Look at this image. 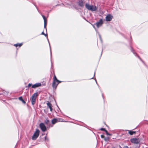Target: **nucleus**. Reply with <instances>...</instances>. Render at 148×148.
Segmentation results:
<instances>
[{"instance_id":"f257e3e1","label":"nucleus","mask_w":148,"mask_h":148,"mask_svg":"<svg viewBox=\"0 0 148 148\" xmlns=\"http://www.w3.org/2000/svg\"><path fill=\"white\" fill-rule=\"evenodd\" d=\"M130 38L131 40L129 41V45L130 46V50H131V51L133 53V54L135 55V56L136 57H137L140 59V60L143 62V63L144 64V65L147 67L148 68L147 65L145 63L144 61L138 55L137 53L135 52L134 50L131 46V45L132 44V38L131 36H130Z\"/></svg>"},{"instance_id":"f03ea898","label":"nucleus","mask_w":148,"mask_h":148,"mask_svg":"<svg viewBox=\"0 0 148 148\" xmlns=\"http://www.w3.org/2000/svg\"><path fill=\"white\" fill-rule=\"evenodd\" d=\"M86 8L89 10L92 11H95L97 10V8L95 5H90V4L86 3L85 5Z\"/></svg>"},{"instance_id":"7ed1b4c3","label":"nucleus","mask_w":148,"mask_h":148,"mask_svg":"<svg viewBox=\"0 0 148 148\" xmlns=\"http://www.w3.org/2000/svg\"><path fill=\"white\" fill-rule=\"evenodd\" d=\"M78 5L77 6H75L76 9L78 10L81 13L82 11V9L83 6V2L82 0H80L78 2Z\"/></svg>"},{"instance_id":"20e7f679","label":"nucleus","mask_w":148,"mask_h":148,"mask_svg":"<svg viewBox=\"0 0 148 148\" xmlns=\"http://www.w3.org/2000/svg\"><path fill=\"white\" fill-rule=\"evenodd\" d=\"M61 82L57 79L55 75H54L53 78L52 87L54 88H56L58 84Z\"/></svg>"},{"instance_id":"39448f33","label":"nucleus","mask_w":148,"mask_h":148,"mask_svg":"<svg viewBox=\"0 0 148 148\" xmlns=\"http://www.w3.org/2000/svg\"><path fill=\"white\" fill-rule=\"evenodd\" d=\"M38 95V93L35 92L34 93L32 96L31 98L30 99V101L31 102L32 104L33 105H34L36 101V97Z\"/></svg>"},{"instance_id":"423d86ee","label":"nucleus","mask_w":148,"mask_h":148,"mask_svg":"<svg viewBox=\"0 0 148 148\" xmlns=\"http://www.w3.org/2000/svg\"><path fill=\"white\" fill-rule=\"evenodd\" d=\"M40 131L38 129H36V131L34 133L32 136V139L33 140H36L38 137Z\"/></svg>"},{"instance_id":"0eeeda50","label":"nucleus","mask_w":148,"mask_h":148,"mask_svg":"<svg viewBox=\"0 0 148 148\" xmlns=\"http://www.w3.org/2000/svg\"><path fill=\"white\" fill-rule=\"evenodd\" d=\"M104 22L102 18H100L99 21H97L96 23H94V25H95L98 28L101 26L103 23Z\"/></svg>"},{"instance_id":"6e6552de","label":"nucleus","mask_w":148,"mask_h":148,"mask_svg":"<svg viewBox=\"0 0 148 148\" xmlns=\"http://www.w3.org/2000/svg\"><path fill=\"white\" fill-rule=\"evenodd\" d=\"M39 127L42 131L45 132L46 131L47 128L43 123H40L39 124Z\"/></svg>"},{"instance_id":"1a4fd4ad","label":"nucleus","mask_w":148,"mask_h":148,"mask_svg":"<svg viewBox=\"0 0 148 148\" xmlns=\"http://www.w3.org/2000/svg\"><path fill=\"white\" fill-rule=\"evenodd\" d=\"M113 18V16L110 14H108L106 16L105 19L106 21H111Z\"/></svg>"},{"instance_id":"9d476101","label":"nucleus","mask_w":148,"mask_h":148,"mask_svg":"<svg viewBox=\"0 0 148 148\" xmlns=\"http://www.w3.org/2000/svg\"><path fill=\"white\" fill-rule=\"evenodd\" d=\"M130 141L132 143L136 144H138L140 142V140L136 138H133L131 139Z\"/></svg>"},{"instance_id":"9b49d317","label":"nucleus","mask_w":148,"mask_h":148,"mask_svg":"<svg viewBox=\"0 0 148 148\" xmlns=\"http://www.w3.org/2000/svg\"><path fill=\"white\" fill-rule=\"evenodd\" d=\"M42 16L44 20V28L45 29L46 31H47L46 26L47 24V20L45 16L43 15H42Z\"/></svg>"},{"instance_id":"f8f14e48","label":"nucleus","mask_w":148,"mask_h":148,"mask_svg":"<svg viewBox=\"0 0 148 148\" xmlns=\"http://www.w3.org/2000/svg\"><path fill=\"white\" fill-rule=\"evenodd\" d=\"M41 84L40 83H37L35 84L32 85V88H35L39 86H40Z\"/></svg>"},{"instance_id":"ddd939ff","label":"nucleus","mask_w":148,"mask_h":148,"mask_svg":"<svg viewBox=\"0 0 148 148\" xmlns=\"http://www.w3.org/2000/svg\"><path fill=\"white\" fill-rule=\"evenodd\" d=\"M47 107L49 108L50 111H52L53 109L52 107V105L51 103L49 101H47Z\"/></svg>"},{"instance_id":"4468645a","label":"nucleus","mask_w":148,"mask_h":148,"mask_svg":"<svg viewBox=\"0 0 148 148\" xmlns=\"http://www.w3.org/2000/svg\"><path fill=\"white\" fill-rule=\"evenodd\" d=\"M128 131V133L131 135H132L134 134H135L136 132L135 131H133L132 130H127Z\"/></svg>"},{"instance_id":"2eb2a0df","label":"nucleus","mask_w":148,"mask_h":148,"mask_svg":"<svg viewBox=\"0 0 148 148\" xmlns=\"http://www.w3.org/2000/svg\"><path fill=\"white\" fill-rule=\"evenodd\" d=\"M95 30L96 31V33L98 34V35H99V39H100L101 42H102V39L101 37V35L99 33V32H98L97 30L96 29H96H95Z\"/></svg>"},{"instance_id":"dca6fc26","label":"nucleus","mask_w":148,"mask_h":148,"mask_svg":"<svg viewBox=\"0 0 148 148\" xmlns=\"http://www.w3.org/2000/svg\"><path fill=\"white\" fill-rule=\"evenodd\" d=\"M57 122V120L56 119H54L52 120L51 122L53 124L56 123Z\"/></svg>"},{"instance_id":"f3484780","label":"nucleus","mask_w":148,"mask_h":148,"mask_svg":"<svg viewBox=\"0 0 148 148\" xmlns=\"http://www.w3.org/2000/svg\"><path fill=\"white\" fill-rule=\"evenodd\" d=\"M45 123L47 125H48L49 122V121L48 119H46L44 121Z\"/></svg>"},{"instance_id":"a211bd4d","label":"nucleus","mask_w":148,"mask_h":148,"mask_svg":"<svg viewBox=\"0 0 148 148\" xmlns=\"http://www.w3.org/2000/svg\"><path fill=\"white\" fill-rule=\"evenodd\" d=\"M110 139V138L108 137H107L104 138V140L106 141H109V139Z\"/></svg>"},{"instance_id":"6ab92c4d","label":"nucleus","mask_w":148,"mask_h":148,"mask_svg":"<svg viewBox=\"0 0 148 148\" xmlns=\"http://www.w3.org/2000/svg\"><path fill=\"white\" fill-rule=\"evenodd\" d=\"M47 39L48 42H49V47H50L51 56V55H52L51 51V47H50V43H49V40H48V37H47Z\"/></svg>"},{"instance_id":"aec40b11","label":"nucleus","mask_w":148,"mask_h":148,"mask_svg":"<svg viewBox=\"0 0 148 148\" xmlns=\"http://www.w3.org/2000/svg\"><path fill=\"white\" fill-rule=\"evenodd\" d=\"M105 132L106 133V134L107 135L110 136L112 135V134L109 133L107 130H106V131Z\"/></svg>"},{"instance_id":"412c9836","label":"nucleus","mask_w":148,"mask_h":148,"mask_svg":"<svg viewBox=\"0 0 148 148\" xmlns=\"http://www.w3.org/2000/svg\"><path fill=\"white\" fill-rule=\"evenodd\" d=\"M100 130L101 131H103L105 132L107 130H106L105 128H101Z\"/></svg>"},{"instance_id":"4be33fe9","label":"nucleus","mask_w":148,"mask_h":148,"mask_svg":"<svg viewBox=\"0 0 148 148\" xmlns=\"http://www.w3.org/2000/svg\"><path fill=\"white\" fill-rule=\"evenodd\" d=\"M93 79H95V81L96 82V84H97V85H98V87L99 88V89L100 90V91L101 90L100 89V87L99 86V85L98 84H97V81L96 80V78L95 77V78H93Z\"/></svg>"},{"instance_id":"5701e85b","label":"nucleus","mask_w":148,"mask_h":148,"mask_svg":"<svg viewBox=\"0 0 148 148\" xmlns=\"http://www.w3.org/2000/svg\"><path fill=\"white\" fill-rule=\"evenodd\" d=\"M45 140L47 141H49V139L47 138L46 136H45Z\"/></svg>"},{"instance_id":"b1692460","label":"nucleus","mask_w":148,"mask_h":148,"mask_svg":"<svg viewBox=\"0 0 148 148\" xmlns=\"http://www.w3.org/2000/svg\"><path fill=\"white\" fill-rule=\"evenodd\" d=\"M41 34L42 35H44L46 37L47 36V34H45L43 32H42Z\"/></svg>"},{"instance_id":"393cba45","label":"nucleus","mask_w":148,"mask_h":148,"mask_svg":"<svg viewBox=\"0 0 148 148\" xmlns=\"http://www.w3.org/2000/svg\"><path fill=\"white\" fill-rule=\"evenodd\" d=\"M95 71L94 73V76H93V77L92 78H90V79H93V78H95Z\"/></svg>"},{"instance_id":"a878e982","label":"nucleus","mask_w":148,"mask_h":148,"mask_svg":"<svg viewBox=\"0 0 148 148\" xmlns=\"http://www.w3.org/2000/svg\"><path fill=\"white\" fill-rule=\"evenodd\" d=\"M91 24L92 25V26L94 28V29H96V28L95 27V25H94V24H93L91 23Z\"/></svg>"},{"instance_id":"bb28decb","label":"nucleus","mask_w":148,"mask_h":148,"mask_svg":"<svg viewBox=\"0 0 148 148\" xmlns=\"http://www.w3.org/2000/svg\"><path fill=\"white\" fill-rule=\"evenodd\" d=\"M101 137L102 138H104L105 136L103 135L102 134L101 135Z\"/></svg>"},{"instance_id":"cd10ccee","label":"nucleus","mask_w":148,"mask_h":148,"mask_svg":"<svg viewBox=\"0 0 148 148\" xmlns=\"http://www.w3.org/2000/svg\"><path fill=\"white\" fill-rule=\"evenodd\" d=\"M32 84H30V83H29L28 85V87H30L32 85Z\"/></svg>"},{"instance_id":"c85d7f7f","label":"nucleus","mask_w":148,"mask_h":148,"mask_svg":"<svg viewBox=\"0 0 148 148\" xmlns=\"http://www.w3.org/2000/svg\"><path fill=\"white\" fill-rule=\"evenodd\" d=\"M102 52H103V49L102 50L101 54L100 56V57H99L100 59L101 58V56H102Z\"/></svg>"},{"instance_id":"c756f323","label":"nucleus","mask_w":148,"mask_h":148,"mask_svg":"<svg viewBox=\"0 0 148 148\" xmlns=\"http://www.w3.org/2000/svg\"><path fill=\"white\" fill-rule=\"evenodd\" d=\"M22 45V43H21L20 44H18V46L19 47H21Z\"/></svg>"},{"instance_id":"7c9ffc66","label":"nucleus","mask_w":148,"mask_h":148,"mask_svg":"<svg viewBox=\"0 0 148 148\" xmlns=\"http://www.w3.org/2000/svg\"><path fill=\"white\" fill-rule=\"evenodd\" d=\"M14 46H15L16 47H17V46H18V44H14Z\"/></svg>"},{"instance_id":"2f4dec72","label":"nucleus","mask_w":148,"mask_h":148,"mask_svg":"<svg viewBox=\"0 0 148 148\" xmlns=\"http://www.w3.org/2000/svg\"><path fill=\"white\" fill-rule=\"evenodd\" d=\"M19 99L20 100L22 101V100H23V99H22V97H20L19 98Z\"/></svg>"},{"instance_id":"473e14b6","label":"nucleus","mask_w":148,"mask_h":148,"mask_svg":"<svg viewBox=\"0 0 148 148\" xmlns=\"http://www.w3.org/2000/svg\"><path fill=\"white\" fill-rule=\"evenodd\" d=\"M102 97H103V100H104V97H103V93L102 94Z\"/></svg>"},{"instance_id":"72a5a7b5","label":"nucleus","mask_w":148,"mask_h":148,"mask_svg":"<svg viewBox=\"0 0 148 148\" xmlns=\"http://www.w3.org/2000/svg\"><path fill=\"white\" fill-rule=\"evenodd\" d=\"M123 36L124 38H125V39H127L126 37L124 35H123Z\"/></svg>"},{"instance_id":"f704fd0d","label":"nucleus","mask_w":148,"mask_h":148,"mask_svg":"<svg viewBox=\"0 0 148 148\" xmlns=\"http://www.w3.org/2000/svg\"><path fill=\"white\" fill-rule=\"evenodd\" d=\"M22 101L24 103H25V101L23 99V100H22Z\"/></svg>"},{"instance_id":"c9c22d12","label":"nucleus","mask_w":148,"mask_h":148,"mask_svg":"<svg viewBox=\"0 0 148 148\" xmlns=\"http://www.w3.org/2000/svg\"><path fill=\"white\" fill-rule=\"evenodd\" d=\"M85 125H85L84 123V127H85Z\"/></svg>"},{"instance_id":"e433bc0d","label":"nucleus","mask_w":148,"mask_h":148,"mask_svg":"<svg viewBox=\"0 0 148 148\" xmlns=\"http://www.w3.org/2000/svg\"><path fill=\"white\" fill-rule=\"evenodd\" d=\"M112 148H115L114 147H112Z\"/></svg>"},{"instance_id":"4c0bfd02","label":"nucleus","mask_w":148,"mask_h":148,"mask_svg":"<svg viewBox=\"0 0 148 148\" xmlns=\"http://www.w3.org/2000/svg\"><path fill=\"white\" fill-rule=\"evenodd\" d=\"M120 148H122L120 146H119Z\"/></svg>"},{"instance_id":"58836bf2","label":"nucleus","mask_w":148,"mask_h":148,"mask_svg":"<svg viewBox=\"0 0 148 148\" xmlns=\"http://www.w3.org/2000/svg\"><path fill=\"white\" fill-rule=\"evenodd\" d=\"M84 19H85V20H86V18H85L84 17Z\"/></svg>"}]
</instances>
